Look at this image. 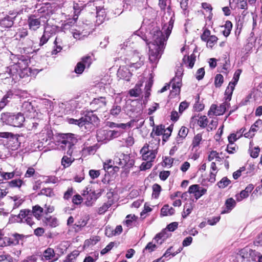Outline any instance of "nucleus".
Wrapping results in <instances>:
<instances>
[{"label": "nucleus", "instance_id": "1", "mask_svg": "<svg viewBox=\"0 0 262 262\" xmlns=\"http://www.w3.org/2000/svg\"><path fill=\"white\" fill-rule=\"evenodd\" d=\"M173 21L170 20L168 25H165L163 29H165V37L162 32L157 27L154 28L150 32V38L151 41L149 43V59L154 63H156L160 58L163 50L164 49V42L168 39L171 34L173 28Z\"/></svg>", "mask_w": 262, "mask_h": 262}, {"label": "nucleus", "instance_id": "2", "mask_svg": "<svg viewBox=\"0 0 262 262\" xmlns=\"http://www.w3.org/2000/svg\"><path fill=\"white\" fill-rule=\"evenodd\" d=\"M11 59L13 64L10 66L9 72L13 76L18 75L20 77H22L30 72V69L28 68L29 60L26 57L12 55Z\"/></svg>", "mask_w": 262, "mask_h": 262}, {"label": "nucleus", "instance_id": "3", "mask_svg": "<svg viewBox=\"0 0 262 262\" xmlns=\"http://www.w3.org/2000/svg\"><path fill=\"white\" fill-rule=\"evenodd\" d=\"M25 120L24 116L20 113L14 114L6 112L1 114V121L4 124L19 127L22 126Z\"/></svg>", "mask_w": 262, "mask_h": 262}, {"label": "nucleus", "instance_id": "4", "mask_svg": "<svg viewBox=\"0 0 262 262\" xmlns=\"http://www.w3.org/2000/svg\"><path fill=\"white\" fill-rule=\"evenodd\" d=\"M158 148V146L157 144L155 146H151L147 144H145L140 150L142 160L144 161H154L157 154Z\"/></svg>", "mask_w": 262, "mask_h": 262}, {"label": "nucleus", "instance_id": "5", "mask_svg": "<svg viewBox=\"0 0 262 262\" xmlns=\"http://www.w3.org/2000/svg\"><path fill=\"white\" fill-rule=\"evenodd\" d=\"M113 164L116 165L114 169L120 167H124L126 166H132L133 163L132 161H130V157L128 155L122 152H117L113 159Z\"/></svg>", "mask_w": 262, "mask_h": 262}, {"label": "nucleus", "instance_id": "6", "mask_svg": "<svg viewBox=\"0 0 262 262\" xmlns=\"http://www.w3.org/2000/svg\"><path fill=\"white\" fill-rule=\"evenodd\" d=\"M21 239V235L15 233L11 237H3L0 232V247H4L9 246H15L19 244Z\"/></svg>", "mask_w": 262, "mask_h": 262}, {"label": "nucleus", "instance_id": "7", "mask_svg": "<svg viewBox=\"0 0 262 262\" xmlns=\"http://www.w3.org/2000/svg\"><path fill=\"white\" fill-rule=\"evenodd\" d=\"M62 139L61 143L68 146L69 149L67 151V154L71 156L73 151L74 144L76 142L74 135L72 134H66L63 136Z\"/></svg>", "mask_w": 262, "mask_h": 262}, {"label": "nucleus", "instance_id": "8", "mask_svg": "<svg viewBox=\"0 0 262 262\" xmlns=\"http://www.w3.org/2000/svg\"><path fill=\"white\" fill-rule=\"evenodd\" d=\"M18 217L20 220V221L21 222L26 223L32 227L35 224L32 212L30 210L24 209L20 210Z\"/></svg>", "mask_w": 262, "mask_h": 262}, {"label": "nucleus", "instance_id": "9", "mask_svg": "<svg viewBox=\"0 0 262 262\" xmlns=\"http://www.w3.org/2000/svg\"><path fill=\"white\" fill-rule=\"evenodd\" d=\"M227 106L228 104L227 102L223 103L219 106L215 104H212L208 112V115L210 117L213 115H222L225 112Z\"/></svg>", "mask_w": 262, "mask_h": 262}, {"label": "nucleus", "instance_id": "10", "mask_svg": "<svg viewBox=\"0 0 262 262\" xmlns=\"http://www.w3.org/2000/svg\"><path fill=\"white\" fill-rule=\"evenodd\" d=\"M238 254L243 260L253 261L255 259L256 252L249 247H245L239 251Z\"/></svg>", "mask_w": 262, "mask_h": 262}, {"label": "nucleus", "instance_id": "11", "mask_svg": "<svg viewBox=\"0 0 262 262\" xmlns=\"http://www.w3.org/2000/svg\"><path fill=\"white\" fill-rule=\"evenodd\" d=\"M67 121L69 124L77 125L79 127H82L83 125L91 123L92 118L89 116L85 115L78 119L67 118Z\"/></svg>", "mask_w": 262, "mask_h": 262}, {"label": "nucleus", "instance_id": "12", "mask_svg": "<svg viewBox=\"0 0 262 262\" xmlns=\"http://www.w3.org/2000/svg\"><path fill=\"white\" fill-rule=\"evenodd\" d=\"M144 58L140 56L138 52H135L133 56L130 59V67L138 69L143 64Z\"/></svg>", "mask_w": 262, "mask_h": 262}, {"label": "nucleus", "instance_id": "13", "mask_svg": "<svg viewBox=\"0 0 262 262\" xmlns=\"http://www.w3.org/2000/svg\"><path fill=\"white\" fill-rule=\"evenodd\" d=\"M28 24L29 29L36 31L39 28L41 24L40 18H37L35 15H31L28 18Z\"/></svg>", "mask_w": 262, "mask_h": 262}, {"label": "nucleus", "instance_id": "14", "mask_svg": "<svg viewBox=\"0 0 262 262\" xmlns=\"http://www.w3.org/2000/svg\"><path fill=\"white\" fill-rule=\"evenodd\" d=\"M262 120L260 119L257 120L250 127L248 132L244 134V136L246 138H251L254 135L255 133L257 132L261 127Z\"/></svg>", "mask_w": 262, "mask_h": 262}, {"label": "nucleus", "instance_id": "15", "mask_svg": "<svg viewBox=\"0 0 262 262\" xmlns=\"http://www.w3.org/2000/svg\"><path fill=\"white\" fill-rule=\"evenodd\" d=\"M254 188L253 184H249L244 190L241 191L238 194L235 195V198L237 202H241L243 199L248 197L249 194L251 192Z\"/></svg>", "mask_w": 262, "mask_h": 262}, {"label": "nucleus", "instance_id": "16", "mask_svg": "<svg viewBox=\"0 0 262 262\" xmlns=\"http://www.w3.org/2000/svg\"><path fill=\"white\" fill-rule=\"evenodd\" d=\"M117 75L121 79L129 81L131 77L132 73L126 66H122L118 69Z\"/></svg>", "mask_w": 262, "mask_h": 262}, {"label": "nucleus", "instance_id": "17", "mask_svg": "<svg viewBox=\"0 0 262 262\" xmlns=\"http://www.w3.org/2000/svg\"><path fill=\"white\" fill-rule=\"evenodd\" d=\"M83 195L86 197L85 203L87 206H91L94 201L97 199L96 193L94 191H89L88 188L83 191Z\"/></svg>", "mask_w": 262, "mask_h": 262}, {"label": "nucleus", "instance_id": "18", "mask_svg": "<svg viewBox=\"0 0 262 262\" xmlns=\"http://www.w3.org/2000/svg\"><path fill=\"white\" fill-rule=\"evenodd\" d=\"M91 105L95 106L96 110L99 108H104L105 110L106 105V101L105 97H101L98 98H95Z\"/></svg>", "mask_w": 262, "mask_h": 262}, {"label": "nucleus", "instance_id": "19", "mask_svg": "<svg viewBox=\"0 0 262 262\" xmlns=\"http://www.w3.org/2000/svg\"><path fill=\"white\" fill-rule=\"evenodd\" d=\"M43 257L46 260H52V262L58 259V256L55 254L54 249L51 248H47L43 252Z\"/></svg>", "mask_w": 262, "mask_h": 262}, {"label": "nucleus", "instance_id": "20", "mask_svg": "<svg viewBox=\"0 0 262 262\" xmlns=\"http://www.w3.org/2000/svg\"><path fill=\"white\" fill-rule=\"evenodd\" d=\"M181 81V78L176 76L170 82L172 89V91L175 93V94H179L180 92Z\"/></svg>", "mask_w": 262, "mask_h": 262}, {"label": "nucleus", "instance_id": "21", "mask_svg": "<svg viewBox=\"0 0 262 262\" xmlns=\"http://www.w3.org/2000/svg\"><path fill=\"white\" fill-rule=\"evenodd\" d=\"M109 130L100 129L97 132V138L98 141H109Z\"/></svg>", "mask_w": 262, "mask_h": 262}, {"label": "nucleus", "instance_id": "22", "mask_svg": "<svg viewBox=\"0 0 262 262\" xmlns=\"http://www.w3.org/2000/svg\"><path fill=\"white\" fill-rule=\"evenodd\" d=\"M43 222L46 226L52 228L57 227L59 224L57 219L52 216L45 217L43 220Z\"/></svg>", "mask_w": 262, "mask_h": 262}, {"label": "nucleus", "instance_id": "23", "mask_svg": "<svg viewBox=\"0 0 262 262\" xmlns=\"http://www.w3.org/2000/svg\"><path fill=\"white\" fill-rule=\"evenodd\" d=\"M235 201L232 198L228 199L225 202V208L221 212L222 214L229 213L235 206Z\"/></svg>", "mask_w": 262, "mask_h": 262}, {"label": "nucleus", "instance_id": "24", "mask_svg": "<svg viewBox=\"0 0 262 262\" xmlns=\"http://www.w3.org/2000/svg\"><path fill=\"white\" fill-rule=\"evenodd\" d=\"M191 119L192 121H197L198 125L202 128L206 127L208 123V120L206 116H202L199 118L193 117Z\"/></svg>", "mask_w": 262, "mask_h": 262}, {"label": "nucleus", "instance_id": "25", "mask_svg": "<svg viewBox=\"0 0 262 262\" xmlns=\"http://www.w3.org/2000/svg\"><path fill=\"white\" fill-rule=\"evenodd\" d=\"M13 20L10 16L4 17L0 20V26L3 28H10L13 26Z\"/></svg>", "mask_w": 262, "mask_h": 262}, {"label": "nucleus", "instance_id": "26", "mask_svg": "<svg viewBox=\"0 0 262 262\" xmlns=\"http://www.w3.org/2000/svg\"><path fill=\"white\" fill-rule=\"evenodd\" d=\"M174 213V209L168 205H165L161 209V216L171 215Z\"/></svg>", "mask_w": 262, "mask_h": 262}, {"label": "nucleus", "instance_id": "27", "mask_svg": "<svg viewBox=\"0 0 262 262\" xmlns=\"http://www.w3.org/2000/svg\"><path fill=\"white\" fill-rule=\"evenodd\" d=\"M43 209L40 206L37 205L33 207L32 210L31 211L32 215L35 217L38 220H40L43 213Z\"/></svg>", "mask_w": 262, "mask_h": 262}, {"label": "nucleus", "instance_id": "28", "mask_svg": "<svg viewBox=\"0 0 262 262\" xmlns=\"http://www.w3.org/2000/svg\"><path fill=\"white\" fill-rule=\"evenodd\" d=\"M210 169L211 171L210 172V178L209 181L212 183L215 181V177L217 172V168L214 162H212L211 163Z\"/></svg>", "mask_w": 262, "mask_h": 262}, {"label": "nucleus", "instance_id": "29", "mask_svg": "<svg viewBox=\"0 0 262 262\" xmlns=\"http://www.w3.org/2000/svg\"><path fill=\"white\" fill-rule=\"evenodd\" d=\"M97 21L98 24H101L105 17V12L104 9L102 8H97Z\"/></svg>", "mask_w": 262, "mask_h": 262}, {"label": "nucleus", "instance_id": "30", "mask_svg": "<svg viewBox=\"0 0 262 262\" xmlns=\"http://www.w3.org/2000/svg\"><path fill=\"white\" fill-rule=\"evenodd\" d=\"M235 84L234 83L230 82L229 83L228 86H227L225 94L226 96V101H230L231 99V96L233 93V91L234 89V86Z\"/></svg>", "mask_w": 262, "mask_h": 262}, {"label": "nucleus", "instance_id": "31", "mask_svg": "<svg viewBox=\"0 0 262 262\" xmlns=\"http://www.w3.org/2000/svg\"><path fill=\"white\" fill-rule=\"evenodd\" d=\"M235 84L234 83L230 82L229 83L228 86H227L225 94L226 96V101H230L231 99V96L233 93V91L234 89V86Z\"/></svg>", "mask_w": 262, "mask_h": 262}, {"label": "nucleus", "instance_id": "32", "mask_svg": "<svg viewBox=\"0 0 262 262\" xmlns=\"http://www.w3.org/2000/svg\"><path fill=\"white\" fill-rule=\"evenodd\" d=\"M193 208V204L190 202L184 205V211L182 213V216L184 218L187 217L192 211Z\"/></svg>", "mask_w": 262, "mask_h": 262}, {"label": "nucleus", "instance_id": "33", "mask_svg": "<svg viewBox=\"0 0 262 262\" xmlns=\"http://www.w3.org/2000/svg\"><path fill=\"white\" fill-rule=\"evenodd\" d=\"M141 86V84H137L133 89L130 90L129 91L130 96L135 97L139 96L141 93V89L140 88Z\"/></svg>", "mask_w": 262, "mask_h": 262}, {"label": "nucleus", "instance_id": "34", "mask_svg": "<svg viewBox=\"0 0 262 262\" xmlns=\"http://www.w3.org/2000/svg\"><path fill=\"white\" fill-rule=\"evenodd\" d=\"M208 159L209 161L215 160V161L220 162L221 161V158L220 157L219 153L216 151L212 150L210 152Z\"/></svg>", "mask_w": 262, "mask_h": 262}, {"label": "nucleus", "instance_id": "35", "mask_svg": "<svg viewBox=\"0 0 262 262\" xmlns=\"http://www.w3.org/2000/svg\"><path fill=\"white\" fill-rule=\"evenodd\" d=\"M12 93L8 92L2 99L0 101V107L4 108L9 102V99H11Z\"/></svg>", "mask_w": 262, "mask_h": 262}, {"label": "nucleus", "instance_id": "36", "mask_svg": "<svg viewBox=\"0 0 262 262\" xmlns=\"http://www.w3.org/2000/svg\"><path fill=\"white\" fill-rule=\"evenodd\" d=\"M165 132L166 130L164 129V126L162 125H158L153 129L152 132L150 134V136H152L154 134L156 136H160L162 135L163 132Z\"/></svg>", "mask_w": 262, "mask_h": 262}, {"label": "nucleus", "instance_id": "37", "mask_svg": "<svg viewBox=\"0 0 262 262\" xmlns=\"http://www.w3.org/2000/svg\"><path fill=\"white\" fill-rule=\"evenodd\" d=\"M202 140V135L201 134H198L196 135L192 141V146L193 148H195L199 146Z\"/></svg>", "mask_w": 262, "mask_h": 262}, {"label": "nucleus", "instance_id": "38", "mask_svg": "<svg viewBox=\"0 0 262 262\" xmlns=\"http://www.w3.org/2000/svg\"><path fill=\"white\" fill-rule=\"evenodd\" d=\"M23 184V181L21 180H13L8 183L9 187L14 188L18 187L20 188Z\"/></svg>", "mask_w": 262, "mask_h": 262}, {"label": "nucleus", "instance_id": "39", "mask_svg": "<svg viewBox=\"0 0 262 262\" xmlns=\"http://www.w3.org/2000/svg\"><path fill=\"white\" fill-rule=\"evenodd\" d=\"M195 56L194 54H191L190 56L187 57L186 59L184 58L186 63H187L189 68H192L194 64L195 61Z\"/></svg>", "mask_w": 262, "mask_h": 262}, {"label": "nucleus", "instance_id": "40", "mask_svg": "<svg viewBox=\"0 0 262 262\" xmlns=\"http://www.w3.org/2000/svg\"><path fill=\"white\" fill-rule=\"evenodd\" d=\"M74 159H72L71 157L64 156L62 159L61 164L65 168L68 167L71 165Z\"/></svg>", "mask_w": 262, "mask_h": 262}, {"label": "nucleus", "instance_id": "41", "mask_svg": "<svg viewBox=\"0 0 262 262\" xmlns=\"http://www.w3.org/2000/svg\"><path fill=\"white\" fill-rule=\"evenodd\" d=\"M121 112V107L119 105H114L110 110V114L113 116H117Z\"/></svg>", "mask_w": 262, "mask_h": 262}, {"label": "nucleus", "instance_id": "42", "mask_svg": "<svg viewBox=\"0 0 262 262\" xmlns=\"http://www.w3.org/2000/svg\"><path fill=\"white\" fill-rule=\"evenodd\" d=\"M217 37L215 35H211L209 37L208 40L206 41L207 42V46L210 48H212L216 43Z\"/></svg>", "mask_w": 262, "mask_h": 262}, {"label": "nucleus", "instance_id": "43", "mask_svg": "<svg viewBox=\"0 0 262 262\" xmlns=\"http://www.w3.org/2000/svg\"><path fill=\"white\" fill-rule=\"evenodd\" d=\"M152 190H153V192H152V196L155 198H157L159 196V194L161 190V186L159 184H155L152 186Z\"/></svg>", "mask_w": 262, "mask_h": 262}, {"label": "nucleus", "instance_id": "44", "mask_svg": "<svg viewBox=\"0 0 262 262\" xmlns=\"http://www.w3.org/2000/svg\"><path fill=\"white\" fill-rule=\"evenodd\" d=\"M200 186L199 185H192L190 186L188 189V192L189 193H193L196 199V195L200 193L199 191Z\"/></svg>", "mask_w": 262, "mask_h": 262}, {"label": "nucleus", "instance_id": "45", "mask_svg": "<svg viewBox=\"0 0 262 262\" xmlns=\"http://www.w3.org/2000/svg\"><path fill=\"white\" fill-rule=\"evenodd\" d=\"M224 81V77L221 74H217L215 77L214 84L216 87L219 88Z\"/></svg>", "mask_w": 262, "mask_h": 262}, {"label": "nucleus", "instance_id": "46", "mask_svg": "<svg viewBox=\"0 0 262 262\" xmlns=\"http://www.w3.org/2000/svg\"><path fill=\"white\" fill-rule=\"evenodd\" d=\"M0 174L4 180H9L14 177L15 172H6L0 171Z\"/></svg>", "mask_w": 262, "mask_h": 262}, {"label": "nucleus", "instance_id": "47", "mask_svg": "<svg viewBox=\"0 0 262 262\" xmlns=\"http://www.w3.org/2000/svg\"><path fill=\"white\" fill-rule=\"evenodd\" d=\"M230 182V181L228 178L224 177L218 183L217 185L220 188H224L228 186Z\"/></svg>", "mask_w": 262, "mask_h": 262}, {"label": "nucleus", "instance_id": "48", "mask_svg": "<svg viewBox=\"0 0 262 262\" xmlns=\"http://www.w3.org/2000/svg\"><path fill=\"white\" fill-rule=\"evenodd\" d=\"M13 258L9 254L3 253L0 255V262H12Z\"/></svg>", "mask_w": 262, "mask_h": 262}, {"label": "nucleus", "instance_id": "49", "mask_svg": "<svg viewBox=\"0 0 262 262\" xmlns=\"http://www.w3.org/2000/svg\"><path fill=\"white\" fill-rule=\"evenodd\" d=\"M137 217L134 214H129L126 217V220L125 221V224L127 226H130L133 221H135Z\"/></svg>", "mask_w": 262, "mask_h": 262}, {"label": "nucleus", "instance_id": "50", "mask_svg": "<svg viewBox=\"0 0 262 262\" xmlns=\"http://www.w3.org/2000/svg\"><path fill=\"white\" fill-rule=\"evenodd\" d=\"M111 206L110 203H104L102 206L99 208L98 212L100 214L104 213Z\"/></svg>", "mask_w": 262, "mask_h": 262}, {"label": "nucleus", "instance_id": "51", "mask_svg": "<svg viewBox=\"0 0 262 262\" xmlns=\"http://www.w3.org/2000/svg\"><path fill=\"white\" fill-rule=\"evenodd\" d=\"M97 149V147L96 145H93L84 148L83 151L84 152L88 153L89 155L94 154V153L96 151Z\"/></svg>", "mask_w": 262, "mask_h": 262}, {"label": "nucleus", "instance_id": "52", "mask_svg": "<svg viewBox=\"0 0 262 262\" xmlns=\"http://www.w3.org/2000/svg\"><path fill=\"white\" fill-rule=\"evenodd\" d=\"M146 162H143L140 166V169L141 170H145L149 169L152 165V161H145Z\"/></svg>", "mask_w": 262, "mask_h": 262}, {"label": "nucleus", "instance_id": "53", "mask_svg": "<svg viewBox=\"0 0 262 262\" xmlns=\"http://www.w3.org/2000/svg\"><path fill=\"white\" fill-rule=\"evenodd\" d=\"M11 199L12 200H13V201L14 202V206H13L14 209L18 207L22 204L23 201L22 200V199H20L17 196L11 197Z\"/></svg>", "mask_w": 262, "mask_h": 262}, {"label": "nucleus", "instance_id": "54", "mask_svg": "<svg viewBox=\"0 0 262 262\" xmlns=\"http://www.w3.org/2000/svg\"><path fill=\"white\" fill-rule=\"evenodd\" d=\"M84 67H89L92 63V59L91 56H86L82 58L81 61Z\"/></svg>", "mask_w": 262, "mask_h": 262}, {"label": "nucleus", "instance_id": "55", "mask_svg": "<svg viewBox=\"0 0 262 262\" xmlns=\"http://www.w3.org/2000/svg\"><path fill=\"white\" fill-rule=\"evenodd\" d=\"M85 67L82 62H79L75 69V72L77 74H81Z\"/></svg>", "mask_w": 262, "mask_h": 262}, {"label": "nucleus", "instance_id": "56", "mask_svg": "<svg viewBox=\"0 0 262 262\" xmlns=\"http://www.w3.org/2000/svg\"><path fill=\"white\" fill-rule=\"evenodd\" d=\"M238 7L242 9L247 8V3L246 0H236Z\"/></svg>", "mask_w": 262, "mask_h": 262}, {"label": "nucleus", "instance_id": "57", "mask_svg": "<svg viewBox=\"0 0 262 262\" xmlns=\"http://www.w3.org/2000/svg\"><path fill=\"white\" fill-rule=\"evenodd\" d=\"M188 133V129L186 127L182 126L180 128L178 135L180 137L184 138L187 135Z\"/></svg>", "mask_w": 262, "mask_h": 262}, {"label": "nucleus", "instance_id": "58", "mask_svg": "<svg viewBox=\"0 0 262 262\" xmlns=\"http://www.w3.org/2000/svg\"><path fill=\"white\" fill-rule=\"evenodd\" d=\"M88 220V219L86 217H82L80 219V220L76 223L75 225L77 227H84L87 224Z\"/></svg>", "mask_w": 262, "mask_h": 262}, {"label": "nucleus", "instance_id": "59", "mask_svg": "<svg viewBox=\"0 0 262 262\" xmlns=\"http://www.w3.org/2000/svg\"><path fill=\"white\" fill-rule=\"evenodd\" d=\"M241 137V134L237 136L235 134H231L228 138L229 142L231 144H233L236 140Z\"/></svg>", "mask_w": 262, "mask_h": 262}, {"label": "nucleus", "instance_id": "60", "mask_svg": "<svg viewBox=\"0 0 262 262\" xmlns=\"http://www.w3.org/2000/svg\"><path fill=\"white\" fill-rule=\"evenodd\" d=\"M58 41H57V38H56V39L54 41V44H55V49L52 51V54H56L58 52H60L62 50V47H61L60 45H58Z\"/></svg>", "mask_w": 262, "mask_h": 262}, {"label": "nucleus", "instance_id": "61", "mask_svg": "<svg viewBox=\"0 0 262 262\" xmlns=\"http://www.w3.org/2000/svg\"><path fill=\"white\" fill-rule=\"evenodd\" d=\"M204 75H205L204 69L203 68H201L199 69L196 73V75H195L196 78L198 80H200L204 77Z\"/></svg>", "mask_w": 262, "mask_h": 262}, {"label": "nucleus", "instance_id": "62", "mask_svg": "<svg viewBox=\"0 0 262 262\" xmlns=\"http://www.w3.org/2000/svg\"><path fill=\"white\" fill-rule=\"evenodd\" d=\"M114 246V243L111 242L108 245H107L106 246L105 248H104L101 251V252H100L101 254L104 255V254H106V253H107L108 251H110L113 248Z\"/></svg>", "mask_w": 262, "mask_h": 262}, {"label": "nucleus", "instance_id": "63", "mask_svg": "<svg viewBox=\"0 0 262 262\" xmlns=\"http://www.w3.org/2000/svg\"><path fill=\"white\" fill-rule=\"evenodd\" d=\"M108 134H109V140H111L114 138L119 137L121 134V133L118 131L111 130H109Z\"/></svg>", "mask_w": 262, "mask_h": 262}, {"label": "nucleus", "instance_id": "64", "mask_svg": "<svg viewBox=\"0 0 262 262\" xmlns=\"http://www.w3.org/2000/svg\"><path fill=\"white\" fill-rule=\"evenodd\" d=\"M210 36V31L208 29H205L201 37L202 40L206 41Z\"/></svg>", "mask_w": 262, "mask_h": 262}]
</instances>
